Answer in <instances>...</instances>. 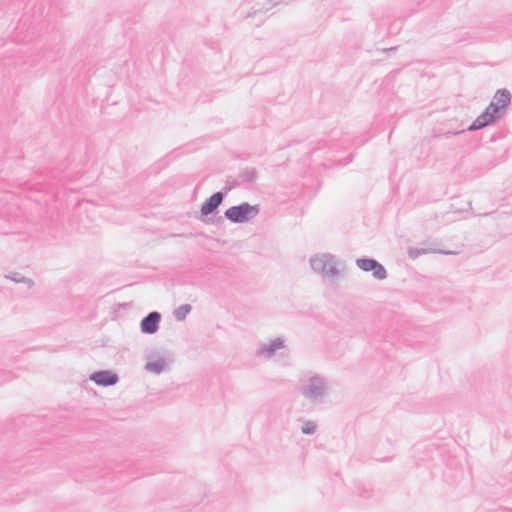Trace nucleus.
Instances as JSON below:
<instances>
[{
    "label": "nucleus",
    "mask_w": 512,
    "mask_h": 512,
    "mask_svg": "<svg viewBox=\"0 0 512 512\" xmlns=\"http://www.w3.org/2000/svg\"><path fill=\"white\" fill-rule=\"evenodd\" d=\"M510 101L511 95L508 90H498L493 96L490 105L476 118L469 127V130H477L494 122L499 117V113L508 107Z\"/></svg>",
    "instance_id": "obj_1"
},
{
    "label": "nucleus",
    "mask_w": 512,
    "mask_h": 512,
    "mask_svg": "<svg viewBox=\"0 0 512 512\" xmlns=\"http://www.w3.org/2000/svg\"><path fill=\"white\" fill-rule=\"evenodd\" d=\"M259 212L257 206H252L247 203L239 206H233L226 210V217L233 222H245L255 217Z\"/></svg>",
    "instance_id": "obj_2"
},
{
    "label": "nucleus",
    "mask_w": 512,
    "mask_h": 512,
    "mask_svg": "<svg viewBox=\"0 0 512 512\" xmlns=\"http://www.w3.org/2000/svg\"><path fill=\"white\" fill-rule=\"evenodd\" d=\"M357 265L364 271H372L375 278L382 280L386 277L385 268L373 259H358Z\"/></svg>",
    "instance_id": "obj_3"
},
{
    "label": "nucleus",
    "mask_w": 512,
    "mask_h": 512,
    "mask_svg": "<svg viewBox=\"0 0 512 512\" xmlns=\"http://www.w3.org/2000/svg\"><path fill=\"white\" fill-rule=\"evenodd\" d=\"M160 322V314L157 312L150 313L141 322V330L144 333L153 334L157 331Z\"/></svg>",
    "instance_id": "obj_4"
},
{
    "label": "nucleus",
    "mask_w": 512,
    "mask_h": 512,
    "mask_svg": "<svg viewBox=\"0 0 512 512\" xmlns=\"http://www.w3.org/2000/svg\"><path fill=\"white\" fill-rule=\"evenodd\" d=\"M222 202V194L215 193L213 194L206 203L203 204L201 208V212L203 215H208L212 213Z\"/></svg>",
    "instance_id": "obj_5"
},
{
    "label": "nucleus",
    "mask_w": 512,
    "mask_h": 512,
    "mask_svg": "<svg viewBox=\"0 0 512 512\" xmlns=\"http://www.w3.org/2000/svg\"><path fill=\"white\" fill-rule=\"evenodd\" d=\"M91 378L97 384L101 385H111L117 382V376L107 371L95 373Z\"/></svg>",
    "instance_id": "obj_6"
},
{
    "label": "nucleus",
    "mask_w": 512,
    "mask_h": 512,
    "mask_svg": "<svg viewBox=\"0 0 512 512\" xmlns=\"http://www.w3.org/2000/svg\"><path fill=\"white\" fill-rule=\"evenodd\" d=\"M165 367V362L163 360L151 361L147 364V370L155 373L161 372Z\"/></svg>",
    "instance_id": "obj_7"
},
{
    "label": "nucleus",
    "mask_w": 512,
    "mask_h": 512,
    "mask_svg": "<svg viewBox=\"0 0 512 512\" xmlns=\"http://www.w3.org/2000/svg\"><path fill=\"white\" fill-rule=\"evenodd\" d=\"M189 311H190V307L188 305H185V306L179 307V309L176 311V314L180 318V317H184L187 313H189Z\"/></svg>",
    "instance_id": "obj_8"
},
{
    "label": "nucleus",
    "mask_w": 512,
    "mask_h": 512,
    "mask_svg": "<svg viewBox=\"0 0 512 512\" xmlns=\"http://www.w3.org/2000/svg\"><path fill=\"white\" fill-rule=\"evenodd\" d=\"M316 429V426L312 423H307L302 427L303 433L309 434L313 433Z\"/></svg>",
    "instance_id": "obj_9"
}]
</instances>
